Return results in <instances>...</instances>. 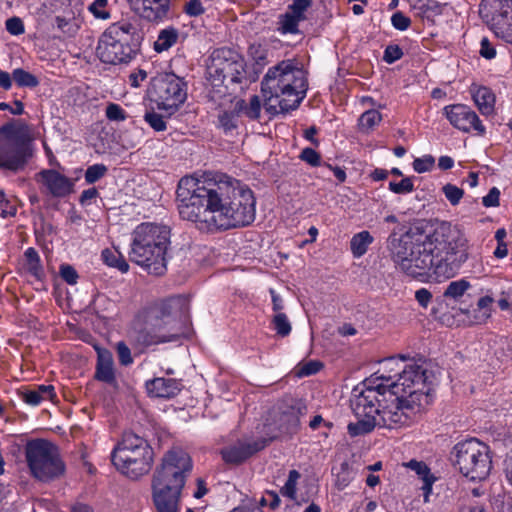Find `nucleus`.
I'll return each mask as SVG.
<instances>
[{"label": "nucleus", "mask_w": 512, "mask_h": 512, "mask_svg": "<svg viewBox=\"0 0 512 512\" xmlns=\"http://www.w3.org/2000/svg\"><path fill=\"white\" fill-rule=\"evenodd\" d=\"M387 247L395 267L413 279L437 281L455 277L469 258V240L458 224L442 221L431 232L411 226L398 236L391 233Z\"/></svg>", "instance_id": "obj_1"}, {"label": "nucleus", "mask_w": 512, "mask_h": 512, "mask_svg": "<svg viewBox=\"0 0 512 512\" xmlns=\"http://www.w3.org/2000/svg\"><path fill=\"white\" fill-rule=\"evenodd\" d=\"M176 194L180 217L202 231L243 227L255 219L252 190L225 174L183 177Z\"/></svg>", "instance_id": "obj_2"}, {"label": "nucleus", "mask_w": 512, "mask_h": 512, "mask_svg": "<svg viewBox=\"0 0 512 512\" xmlns=\"http://www.w3.org/2000/svg\"><path fill=\"white\" fill-rule=\"evenodd\" d=\"M398 366L399 363L394 358L385 360L372 377L366 379L362 386L353 389L350 405L358 421L348 424L347 430L350 436L364 435L365 433H355L358 429H352V427L377 418L382 407L379 395L383 396L386 392L399 394L400 389L404 390L401 385H407V381L424 387V370L421 366L410 364L402 370Z\"/></svg>", "instance_id": "obj_3"}, {"label": "nucleus", "mask_w": 512, "mask_h": 512, "mask_svg": "<svg viewBox=\"0 0 512 512\" xmlns=\"http://www.w3.org/2000/svg\"><path fill=\"white\" fill-rule=\"evenodd\" d=\"M192 467L191 457L180 447L163 454L151 478L155 512H180L183 490Z\"/></svg>", "instance_id": "obj_4"}, {"label": "nucleus", "mask_w": 512, "mask_h": 512, "mask_svg": "<svg viewBox=\"0 0 512 512\" xmlns=\"http://www.w3.org/2000/svg\"><path fill=\"white\" fill-rule=\"evenodd\" d=\"M265 109L271 115L296 109L307 91V79L293 61H281L268 69L261 82Z\"/></svg>", "instance_id": "obj_5"}, {"label": "nucleus", "mask_w": 512, "mask_h": 512, "mask_svg": "<svg viewBox=\"0 0 512 512\" xmlns=\"http://www.w3.org/2000/svg\"><path fill=\"white\" fill-rule=\"evenodd\" d=\"M401 387L404 390L400 389L399 394H390L395 398L390 404L381 407L376 419H369L352 429H358L356 433H370L375 427L399 429L417 421L433 401L430 389L425 382L423 387L414 385L411 381Z\"/></svg>", "instance_id": "obj_6"}, {"label": "nucleus", "mask_w": 512, "mask_h": 512, "mask_svg": "<svg viewBox=\"0 0 512 512\" xmlns=\"http://www.w3.org/2000/svg\"><path fill=\"white\" fill-rule=\"evenodd\" d=\"M171 231L167 225L141 223L132 233L129 258L156 276L166 272V254L170 245Z\"/></svg>", "instance_id": "obj_7"}, {"label": "nucleus", "mask_w": 512, "mask_h": 512, "mask_svg": "<svg viewBox=\"0 0 512 512\" xmlns=\"http://www.w3.org/2000/svg\"><path fill=\"white\" fill-rule=\"evenodd\" d=\"M111 461L121 474L137 480L151 471L154 450L144 437L126 431L112 450Z\"/></svg>", "instance_id": "obj_8"}, {"label": "nucleus", "mask_w": 512, "mask_h": 512, "mask_svg": "<svg viewBox=\"0 0 512 512\" xmlns=\"http://www.w3.org/2000/svg\"><path fill=\"white\" fill-rule=\"evenodd\" d=\"M173 299H166L145 308L140 317L143 327L135 341L143 347L174 341L178 337L176 321L172 317Z\"/></svg>", "instance_id": "obj_9"}, {"label": "nucleus", "mask_w": 512, "mask_h": 512, "mask_svg": "<svg viewBox=\"0 0 512 512\" xmlns=\"http://www.w3.org/2000/svg\"><path fill=\"white\" fill-rule=\"evenodd\" d=\"M30 474L41 482H51L62 477L66 466L57 446L45 439H32L24 449Z\"/></svg>", "instance_id": "obj_10"}, {"label": "nucleus", "mask_w": 512, "mask_h": 512, "mask_svg": "<svg viewBox=\"0 0 512 512\" xmlns=\"http://www.w3.org/2000/svg\"><path fill=\"white\" fill-rule=\"evenodd\" d=\"M451 458L459 472L472 481L486 479L492 468L489 447L476 438L457 443L452 449Z\"/></svg>", "instance_id": "obj_11"}, {"label": "nucleus", "mask_w": 512, "mask_h": 512, "mask_svg": "<svg viewBox=\"0 0 512 512\" xmlns=\"http://www.w3.org/2000/svg\"><path fill=\"white\" fill-rule=\"evenodd\" d=\"M244 58L235 50L222 47L215 49L207 65L208 79L213 86L241 84L246 78Z\"/></svg>", "instance_id": "obj_12"}, {"label": "nucleus", "mask_w": 512, "mask_h": 512, "mask_svg": "<svg viewBox=\"0 0 512 512\" xmlns=\"http://www.w3.org/2000/svg\"><path fill=\"white\" fill-rule=\"evenodd\" d=\"M153 101L159 109L172 114L186 100V84L174 74L154 78L150 88Z\"/></svg>", "instance_id": "obj_13"}, {"label": "nucleus", "mask_w": 512, "mask_h": 512, "mask_svg": "<svg viewBox=\"0 0 512 512\" xmlns=\"http://www.w3.org/2000/svg\"><path fill=\"white\" fill-rule=\"evenodd\" d=\"M480 15L497 38L512 44V0H483Z\"/></svg>", "instance_id": "obj_14"}, {"label": "nucleus", "mask_w": 512, "mask_h": 512, "mask_svg": "<svg viewBox=\"0 0 512 512\" xmlns=\"http://www.w3.org/2000/svg\"><path fill=\"white\" fill-rule=\"evenodd\" d=\"M42 192L54 198H65L74 191V180L55 169H43L35 175Z\"/></svg>", "instance_id": "obj_15"}, {"label": "nucleus", "mask_w": 512, "mask_h": 512, "mask_svg": "<svg viewBox=\"0 0 512 512\" xmlns=\"http://www.w3.org/2000/svg\"><path fill=\"white\" fill-rule=\"evenodd\" d=\"M138 47L100 37L96 53L103 63L121 64L130 62L136 55Z\"/></svg>", "instance_id": "obj_16"}, {"label": "nucleus", "mask_w": 512, "mask_h": 512, "mask_svg": "<svg viewBox=\"0 0 512 512\" xmlns=\"http://www.w3.org/2000/svg\"><path fill=\"white\" fill-rule=\"evenodd\" d=\"M444 113L455 128L463 132L475 131L478 135L485 134L484 125L470 107L463 104L449 105L444 108Z\"/></svg>", "instance_id": "obj_17"}, {"label": "nucleus", "mask_w": 512, "mask_h": 512, "mask_svg": "<svg viewBox=\"0 0 512 512\" xmlns=\"http://www.w3.org/2000/svg\"><path fill=\"white\" fill-rule=\"evenodd\" d=\"M101 37L138 47L140 34L137 27V20L132 18L121 19L114 22L108 26Z\"/></svg>", "instance_id": "obj_18"}, {"label": "nucleus", "mask_w": 512, "mask_h": 512, "mask_svg": "<svg viewBox=\"0 0 512 512\" xmlns=\"http://www.w3.org/2000/svg\"><path fill=\"white\" fill-rule=\"evenodd\" d=\"M265 447L262 442H238L235 445L223 448L221 456L226 463L239 464Z\"/></svg>", "instance_id": "obj_19"}, {"label": "nucleus", "mask_w": 512, "mask_h": 512, "mask_svg": "<svg viewBox=\"0 0 512 512\" xmlns=\"http://www.w3.org/2000/svg\"><path fill=\"white\" fill-rule=\"evenodd\" d=\"M181 388V382L173 378L158 377L146 382L147 392L159 398H172L181 391Z\"/></svg>", "instance_id": "obj_20"}, {"label": "nucleus", "mask_w": 512, "mask_h": 512, "mask_svg": "<svg viewBox=\"0 0 512 512\" xmlns=\"http://www.w3.org/2000/svg\"><path fill=\"white\" fill-rule=\"evenodd\" d=\"M2 138L17 147H24L32 140L31 129L25 123H7L0 128Z\"/></svg>", "instance_id": "obj_21"}, {"label": "nucleus", "mask_w": 512, "mask_h": 512, "mask_svg": "<svg viewBox=\"0 0 512 512\" xmlns=\"http://www.w3.org/2000/svg\"><path fill=\"white\" fill-rule=\"evenodd\" d=\"M444 7L445 5L436 0H412L410 4L415 17L431 22L442 14Z\"/></svg>", "instance_id": "obj_22"}, {"label": "nucleus", "mask_w": 512, "mask_h": 512, "mask_svg": "<svg viewBox=\"0 0 512 512\" xmlns=\"http://www.w3.org/2000/svg\"><path fill=\"white\" fill-rule=\"evenodd\" d=\"M139 5L141 16L151 22L162 21L169 11V0H143Z\"/></svg>", "instance_id": "obj_23"}, {"label": "nucleus", "mask_w": 512, "mask_h": 512, "mask_svg": "<svg viewBox=\"0 0 512 512\" xmlns=\"http://www.w3.org/2000/svg\"><path fill=\"white\" fill-rule=\"evenodd\" d=\"M473 100L482 115H491L495 108V95L488 87H478L473 91Z\"/></svg>", "instance_id": "obj_24"}, {"label": "nucleus", "mask_w": 512, "mask_h": 512, "mask_svg": "<svg viewBox=\"0 0 512 512\" xmlns=\"http://www.w3.org/2000/svg\"><path fill=\"white\" fill-rule=\"evenodd\" d=\"M56 397L53 385H39L36 389L23 393V400L29 405H39L42 401L53 400Z\"/></svg>", "instance_id": "obj_25"}, {"label": "nucleus", "mask_w": 512, "mask_h": 512, "mask_svg": "<svg viewBox=\"0 0 512 512\" xmlns=\"http://www.w3.org/2000/svg\"><path fill=\"white\" fill-rule=\"evenodd\" d=\"M242 105V102H236L232 109L223 110L219 113V127L223 129L225 133H229L238 127Z\"/></svg>", "instance_id": "obj_26"}, {"label": "nucleus", "mask_w": 512, "mask_h": 512, "mask_svg": "<svg viewBox=\"0 0 512 512\" xmlns=\"http://www.w3.org/2000/svg\"><path fill=\"white\" fill-rule=\"evenodd\" d=\"M306 407L302 403L292 406L288 412H283L282 420L286 422L285 430L288 433H296L300 426V415L304 414Z\"/></svg>", "instance_id": "obj_27"}, {"label": "nucleus", "mask_w": 512, "mask_h": 512, "mask_svg": "<svg viewBox=\"0 0 512 512\" xmlns=\"http://www.w3.org/2000/svg\"><path fill=\"white\" fill-rule=\"evenodd\" d=\"M374 238L368 231H361L355 234L350 241V249L354 257L363 256Z\"/></svg>", "instance_id": "obj_28"}, {"label": "nucleus", "mask_w": 512, "mask_h": 512, "mask_svg": "<svg viewBox=\"0 0 512 512\" xmlns=\"http://www.w3.org/2000/svg\"><path fill=\"white\" fill-rule=\"evenodd\" d=\"M178 36V30L174 27L161 30L154 42V50L159 53L168 50L177 42Z\"/></svg>", "instance_id": "obj_29"}, {"label": "nucleus", "mask_w": 512, "mask_h": 512, "mask_svg": "<svg viewBox=\"0 0 512 512\" xmlns=\"http://www.w3.org/2000/svg\"><path fill=\"white\" fill-rule=\"evenodd\" d=\"M300 20L295 18L294 16L288 14L287 12L280 14L277 19V31L282 35L287 34H299V24Z\"/></svg>", "instance_id": "obj_30"}, {"label": "nucleus", "mask_w": 512, "mask_h": 512, "mask_svg": "<svg viewBox=\"0 0 512 512\" xmlns=\"http://www.w3.org/2000/svg\"><path fill=\"white\" fill-rule=\"evenodd\" d=\"M102 260L110 267L117 268L122 273L129 270V265L123 255L117 250L104 249L101 253Z\"/></svg>", "instance_id": "obj_31"}, {"label": "nucleus", "mask_w": 512, "mask_h": 512, "mask_svg": "<svg viewBox=\"0 0 512 512\" xmlns=\"http://www.w3.org/2000/svg\"><path fill=\"white\" fill-rule=\"evenodd\" d=\"M382 121L379 111L370 109L365 111L359 118L358 125L361 131L369 132Z\"/></svg>", "instance_id": "obj_32"}, {"label": "nucleus", "mask_w": 512, "mask_h": 512, "mask_svg": "<svg viewBox=\"0 0 512 512\" xmlns=\"http://www.w3.org/2000/svg\"><path fill=\"white\" fill-rule=\"evenodd\" d=\"M111 8L109 0H94L87 9L96 19L108 20L111 18Z\"/></svg>", "instance_id": "obj_33"}, {"label": "nucleus", "mask_w": 512, "mask_h": 512, "mask_svg": "<svg viewBox=\"0 0 512 512\" xmlns=\"http://www.w3.org/2000/svg\"><path fill=\"white\" fill-rule=\"evenodd\" d=\"M470 287V283L465 279L452 281L447 286L443 296L446 298L457 300L460 297H462Z\"/></svg>", "instance_id": "obj_34"}, {"label": "nucleus", "mask_w": 512, "mask_h": 512, "mask_svg": "<svg viewBox=\"0 0 512 512\" xmlns=\"http://www.w3.org/2000/svg\"><path fill=\"white\" fill-rule=\"evenodd\" d=\"M301 474L297 470H291L288 475V479L284 486L281 488L280 493L289 498L290 500L296 501L297 484Z\"/></svg>", "instance_id": "obj_35"}, {"label": "nucleus", "mask_w": 512, "mask_h": 512, "mask_svg": "<svg viewBox=\"0 0 512 512\" xmlns=\"http://www.w3.org/2000/svg\"><path fill=\"white\" fill-rule=\"evenodd\" d=\"M12 78L19 87L34 88L39 84L36 76L21 68L12 72Z\"/></svg>", "instance_id": "obj_36"}, {"label": "nucleus", "mask_w": 512, "mask_h": 512, "mask_svg": "<svg viewBox=\"0 0 512 512\" xmlns=\"http://www.w3.org/2000/svg\"><path fill=\"white\" fill-rule=\"evenodd\" d=\"M312 6V0H293L286 12L300 21L307 19L306 12Z\"/></svg>", "instance_id": "obj_37"}, {"label": "nucleus", "mask_w": 512, "mask_h": 512, "mask_svg": "<svg viewBox=\"0 0 512 512\" xmlns=\"http://www.w3.org/2000/svg\"><path fill=\"white\" fill-rule=\"evenodd\" d=\"M25 257L27 260L28 271L37 278H40L43 274L42 265L38 252L30 247L25 251Z\"/></svg>", "instance_id": "obj_38"}, {"label": "nucleus", "mask_w": 512, "mask_h": 512, "mask_svg": "<svg viewBox=\"0 0 512 512\" xmlns=\"http://www.w3.org/2000/svg\"><path fill=\"white\" fill-rule=\"evenodd\" d=\"M237 102H242L241 113H244L248 118L252 120H256L260 116L261 112V101L259 96L253 95L249 103L247 104L244 100H238Z\"/></svg>", "instance_id": "obj_39"}, {"label": "nucleus", "mask_w": 512, "mask_h": 512, "mask_svg": "<svg viewBox=\"0 0 512 512\" xmlns=\"http://www.w3.org/2000/svg\"><path fill=\"white\" fill-rule=\"evenodd\" d=\"M272 324L277 334L281 337H286L291 332V324L288 320V317L285 313H277L273 317Z\"/></svg>", "instance_id": "obj_40"}, {"label": "nucleus", "mask_w": 512, "mask_h": 512, "mask_svg": "<svg viewBox=\"0 0 512 512\" xmlns=\"http://www.w3.org/2000/svg\"><path fill=\"white\" fill-rule=\"evenodd\" d=\"M106 118L109 121L122 122L128 118L126 111L116 103H109L105 109Z\"/></svg>", "instance_id": "obj_41"}, {"label": "nucleus", "mask_w": 512, "mask_h": 512, "mask_svg": "<svg viewBox=\"0 0 512 512\" xmlns=\"http://www.w3.org/2000/svg\"><path fill=\"white\" fill-rule=\"evenodd\" d=\"M108 169L104 164H94L89 166L85 172V181L93 184L105 176Z\"/></svg>", "instance_id": "obj_42"}, {"label": "nucleus", "mask_w": 512, "mask_h": 512, "mask_svg": "<svg viewBox=\"0 0 512 512\" xmlns=\"http://www.w3.org/2000/svg\"><path fill=\"white\" fill-rule=\"evenodd\" d=\"M144 120L156 132L165 131L167 128L163 116L155 111H147L144 115Z\"/></svg>", "instance_id": "obj_43"}, {"label": "nucleus", "mask_w": 512, "mask_h": 512, "mask_svg": "<svg viewBox=\"0 0 512 512\" xmlns=\"http://www.w3.org/2000/svg\"><path fill=\"white\" fill-rule=\"evenodd\" d=\"M442 191L447 198V200L450 202L451 205L455 206L459 204L460 200L462 199L464 195L463 189L457 187L453 184H446L443 186Z\"/></svg>", "instance_id": "obj_44"}, {"label": "nucleus", "mask_w": 512, "mask_h": 512, "mask_svg": "<svg viewBox=\"0 0 512 512\" xmlns=\"http://www.w3.org/2000/svg\"><path fill=\"white\" fill-rule=\"evenodd\" d=\"M95 378L99 381L111 384L115 381L113 365H96Z\"/></svg>", "instance_id": "obj_45"}, {"label": "nucleus", "mask_w": 512, "mask_h": 512, "mask_svg": "<svg viewBox=\"0 0 512 512\" xmlns=\"http://www.w3.org/2000/svg\"><path fill=\"white\" fill-rule=\"evenodd\" d=\"M389 189L395 194H407L414 191V184L411 178L406 177L400 182H390Z\"/></svg>", "instance_id": "obj_46"}, {"label": "nucleus", "mask_w": 512, "mask_h": 512, "mask_svg": "<svg viewBox=\"0 0 512 512\" xmlns=\"http://www.w3.org/2000/svg\"><path fill=\"white\" fill-rule=\"evenodd\" d=\"M405 466L414 471L422 481L428 478L429 476H433V474L430 471V468L423 461L410 460L408 463L405 464Z\"/></svg>", "instance_id": "obj_47"}, {"label": "nucleus", "mask_w": 512, "mask_h": 512, "mask_svg": "<svg viewBox=\"0 0 512 512\" xmlns=\"http://www.w3.org/2000/svg\"><path fill=\"white\" fill-rule=\"evenodd\" d=\"M391 23L396 30L405 31L410 27L411 19L401 11H397L391 16Z\"/></svg>", "instance_id": "obj_48"}, {"label": "nucleus", "mask_w": 512, "mask_h": 512, "mask_svg": "<svg viewBox=\"0 0 512 512\" xmlns=\"http://www.w3.org/2000/svg\"><path fill=\"white\" fill-rule=\"evenodd\" d=\"M402 57H403V51L399 45L391 44L385 48L383 60L386 63L392 64V63L396 62L397 60L401 59Z\"/></svg>", "instance_id": "obj_49"}, {"label": "nucleus", "mask_w": 512, "mask_h": 512, "mask_svg": "<svg viewBox=\"0 0 512 512\" xmlns=\"http://www.w3.org/2000/svg\"><path fill=\"white\" fill-rule=\"evenodd\" d=\"M116 351L121 365L128 366L133 363L130 348L124 342L117 343Z\"/></svg>", "instance_id": "obj_50"}, {"label": "nucleus", "mask_w": 512, "mask_h": 512, "mask_svg": "<svg viewBox=\"0 0 512 512\" xmlns=\"http://www.w3.org/2000/svg\"><path fill=\"white\" fill-rule=\"evenodd\" d=\"M434 162V158L430 155L416 158L413 161V169L418 173H424L432 169Z\"/></svg>", "instance_id": "obj_51"}, {"label": "nucleus", "mask_w": 512, "mask_h": 512, "mask_svg": "<svg viewBox=\"0 0 512 512\" xmlns=\"http://www.w3.org/2000/svg\"><path fill=\"white\" fill-rule=\"evenodd\" d=\"M60 275L62 279L70 285L76 284L79 278L75 268L69 264H63L60 266Z\"/></svg>", "instance_id": "obj_52"}, {"label": "nucleus", "mask_w": 512, "mask_h": 512, "mask_svg": "<svg viewBox=\"0 0 512 512\" xmlns=\"http://www.w3.org/2000/svg\"><path fill=\"white\" fill-rule=\"evenodd\" d=\"M183 11L191 17H197L205 12V8L201 0H189L185 3Z\"/></svg>", "instance_id": "obj_53"}, {"label": "nucleus", "mask_w": 512, "mask_h": 512, "mask_svg": "<svg viewBox=\"0 0 512 512\" xmlns=\"http://www.w3.org/2000/svg\"><path fill=\"white\" fill-rule=\"evenodd\" d=\"M5 27L10 34L15 36L21 35L25 31L23 21L18 17H11L7 19Z\"/></svg>", "instance_id": "obj_54"}, {"label": "nucleus", "mask_w": 512, "mask_h": 512, "mask_svg": "<svg viewBox=\"0 0 512 512\" xmlns=\"http://www.w3.org/2000/svg\"><path fill=\"white\" fill-rule=\"evenodd\" d=\"M300 159L310 164L313 167L320 165V154L312 148H304L300 154Z\"/></svg>", "instance_id": "obj_55"}, {"label": "nucleus", "mask_w": 512, "mask_h": 512, "mask_svg": "<svg viewBox=\"0 0 512 512\" xmlns=\"http://www.w3.org/2000/svg\"><path fill=\"white\" fill-rule=\"evenodd\" d=\"M322 367L323 364L319 361H309L299 368L297 374L300 377L310 376L319 372Z\"/></svg>", "instance_id": "obj_56"}, {"label": "nucleus", "mask_w": 512, "mask_h": 512, "mask_svg": "<svg viewBox=\"0 0 512 512\" xmlns=\"http://www.w3.org/2000/svg\"><path fill=\"white\" fill-rule=\"evenodd\" d=\"M500 190L497 187H493L489 190L488 194L483 197L482 204L485 207H497L499 206Z\"/></svg>", "instance_id": "obj_57"}, {"label": "nucleus", "mask_w": 512, "mask_h": 512, "mask_svg": "<svg viewBox=\"0 0 512 512\" xmlns=\"http://www.w3.org/2000/svg\"><path fill=\"white\" fill-rule=\"evenodd\" d=\"M480 55L485 59H493L496 56V49L491 44L488 38H482L480 42Z\"/></svg>", "instance_id": "obj_58"}, {"label": "nucleus", "mask_w": 512, "mask_h": 512, "mask_svg": "<svg viewBox=\"0 0 512 512\" xmlns=\"http://www.w3.org/2000/svg\"><path fill=\"white\" fill-rule=\"evenodd\" d=\"M55 23L59 30L69 35H73L77 30L76 26L73 25L70 20L61 16H56Z\"/></svg>", "instance_id": "obj_59"}, {"label": "nucleus", "mask_w": 512, "mask_h": 512, "mask_svg": "<svg viewBox=\"0 0 512 512\" xmlns=\"http://www.w3.org/2000/svg\"><path fill=\"white\" fill-rule=\"evenodd\" d=\"M10 111L13 115H21L24 112V105L20 100H15L13 106L6 102H0V111Z\"/></svg>", "instance_id": "obj_60"}, {"label": "nucleus", "mask_w": 512, "mask_h": 512, "mask_svg": "<svg viewBox=\"0 0 512 512\" xmlns=\"http://www.w3.org/2000/svg\"><path fill=\"white\" fill-rule=\"evenodd\" d=\"M493 301V298L490 296H484L478 300L477 306L478 309L482 311L483 318L487 319L490 316V307Z\"/></svg>", "instance_id": "obj_61"}, {"label": "nucleus", "mask_w": 512, "mask_h": 512, "mask_svg": "<svg viewBox=\"0 0 512 512\" xmlns=\"http://www.w3.org/2000/svg\"><path fill=\"white\" fill-rule=\"evenodd\" d=\"M415 298L420 306L426 308L432 299V294L428 289L421 288L415 292Z\"/></svg>", "instance_id": "obj_62"}, {"label": "nucleus", "mask_w": 512, "mask_h": 512, "mask_svg": "<svg viewBox=\"0 0 512 512\" xmlns=\"http://www.w3.org/2000/svg\"><path fill=\"white\" fill-rule=\"evenodd\" d=\"M436 480H437V478L434 475L429 476L428 478L423 480V485L421 487V490L423 491V498H424L425 503L429 502V497H430V494L432 493V486Z\"/></svg>", "instance_id": "obj_63"}, {"label": "nucleus", "mask_w": 512, "mask_h": 512, "mask_svg": "<svg viewBox=\"0 0 512 512\" xmlns=\"http://www.w3.org/2000/svg\"><path fill=\"white\" fill-rule=\"evenodd\" d=\"M146 78L147 72L143 69H138L136 72H133L129 75V81L133 87H139L141 82H143Z\"/></svg>", "instance_id": "obj_64"}]
</instances>
